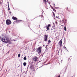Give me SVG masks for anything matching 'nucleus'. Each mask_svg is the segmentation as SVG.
<instances>
[{
  "label": "nucleus",
  "instance_id": "72a5a7b5",
  "mask_svg": "<svg viewBox=\"0 0 77 77\" xmlns=\"http://www.w3.org/2000/svg\"><path fill=\"white\" fill-rule=\"evenodd\" d=\"M62 60L61 61V62H62Z\"/></svg>",
  "mask_w": 77,
  "mask_h": 77
},
{
  "label": "nucleus",
  "instance_id": "6ab92c4d",
  "mask_svg": "<svg viewBox=\"0 0 77 77\" xmlns=\"http://www.w3.org/2000/svg\"><path fill=\"white\" fill-rule=\"evenodd\" d=\"M48 42L49 43H50L51 42V41H50V40H49L48 41Z\"/></svg>",
  "mask_w": 77,
  "mask_h": 77
},
{
  "label": "nucleus",
  "instance_id": "f03ea898",
  "mask_svg": "<svg viewBox=\"0 0 77 77\" xmlns=\"http://www.w3.org/2000/svg\"><path fill=\"white\" fill-rule=\"evenodd\" d=\"M12 23V22L9 19H7L6 20V24L8 26H9V25H10V24H11Z\"/></svg>",
  "mask_w": 77,
  "mask_h": 77
},
{
  "label": "nucleus",
  "instance_id": "f257e3e1",
  "mask_svg": "<svg viewBox=\"0 0 77 77\" xmlns=\"http://www.w3.org/2000/svg\"><path fill=\"white\" fill-rule=\"evenodd\" d=\"M0 38L1 40L2 41V42H3L8 43L9 42V38L8 37L6 36L5 38L0 37Z\"/></svg>",
  "mask_w": 77,
  "mask_h": 77
},
{
  "label": "nucleus",
  "instance_id": "1a4fd4ad",
  "mask_svg": "<svg viewBox=\"0 0 77 77\" xmlns=\"http://www.w3.org/2000/svg\"><path fill=\"white\" fill-rule=\"evenodd\" d=\"M59 45H60V47H61L62 44V39L60 40V42H59Z\"/></svg>",
  "mask_w": 77,
  "mask_h": 77
},
{
  "label": "nucleus",
  "instance_id": "ddd939ff",
  "mask_svg": "<svg viewBox=\"0 0 77 77\" xmlns=\"http://www.w3.org/2000/svg\"><path fill=\"white\" fill-rule=\"evenodd\" d=\"M26 65H27V63L26 62H24L23 63V65L24 66H26Z\"/></svg>",
  "mask_w": 77,
  "mask_h": 77
},
{
  "label": "nucleus",
  "instance_id": "6e6552de",
  "mask_svg": "<svg viewBox=\"0 0 77 77\" xmlns=\"http://www.w3.org/2000/svg\"><path fill=\"white\" fill-rule=\"evenodd\" d=\"M12 18L13 19V20H15V21H17V20H18V18H17L14 17V16H13L12 17Z\"/></svg>",
  "mask_w": 77,
  "mask_h": 77
},
{
  "label": "nucleus",
  "instance_id": "cd10ccee",
  "mask_svg": "<svg viewBox=\"0 0 77 77\" xmlns=\"http://www.w3.org/2000/svg\"><path fill=\"white\" fill-rule=\"evenodd\" d=\"M47 47V45H46V47Z\"/></svg>",
  "mask_w": 77,
  "mask_h": 77
},
{
  "label": "nucleus",
  "instance_id": "c756f323",
  "mask_svg": "<svg viewBox=\"0 0 77 77\" xmlns=\"http://www.w3.org/2000/svg\"><path fill=\"white\" fill-rule=\"evenodd\" d=\"M71 57H70V58H71Z\"/></svg>",
  "mask_w": 77,
  "mask_h": 77
},
{
  "label": "nucleus",
  "instance_id": "bb28decb",
  "mask_svg": "<svg viewBox=\"0 0 77 77\" xmlns=\"http://www.w3.org/2000/svg\"><path fill=\"white\" fill-rule=\"evenodd\" d=\"M54 6H55V4H54Z\"/></svg>",
  "mask_w": 77,
  "mask_h": 77
},
{
  "label": "nucleus",
  "instance_id": "b1692460",
  "mask_svg": "<svg viewBox=\"0 0 77 77\" xmlns=\"http://www.w3.org/2000/svg\"><path fill=\"white\" fill-rule=\"evenodd\" d=\"M52 9L53 10V9H54V8H53V7H52Z\"/></svg>",
  "mask_w": 77,
  "mask_h": 77
},
{
  "label": "nucleus",
  "instance_id": "9b49d317",
  "mask_svg": "<svg viewBox=\"0 0 77 77\" xmlns=\"http://www.w3.org/2000/svg\"><path fill=\"white\" fill-rule=\"evenodd\" d=\"M16 23H19V22H20V21H21V20H16Z\"/></svg>",
  "mask_w": 77,
  "mask_h": 77
},
{
  "label": "nucleus",
  "instance_id": "39448f33",
  "mask_svg": "<svg viewBox=\"0 0 77 77\" xmlns=\"http://www.w3.org/2000/svg\"><path fill=\"white\" fill-rule=\"evenodd\" d=\"M33 60L34 62H36L38 60V57H34L33 58Z\"/></svg>",
  "mask_w": 77,
  "mask_h": 77
},
{
  "label": "nucleus",
  "instance_id": "2eb2a0df",
  "mask_svg": "<svg viewBox=\"0 0 77 77\" xmlns=\"http://www.w3.org/2000/svg\"><path fill=\"white\" fill-rule=\"evenodd\" d=\"M44 1V2H45V5L47 4V1L46 0H43Z\"/></svg>",
  "mask_w": 77,
  "mask_h": 77
},
{
  "label": "nucleus",
  "instance_id": "423d86ee",
  "mask_svg": "<svg viewBox=\"0 0 77 77\" xmlns=\"http://www.w3.org/2000/svg\"><path fill=\"white\" fill-rule=\"evenodd\" d=\"M49 27H51V25L50 24H48V26L47 27V30L46 31H47V30H50V28H49Z\"/></svg>",
  "mask_w": 77,
  "mask_h": 77
},
{
  "label": "nucleus",
  "instance_id": "7ed1b4c3",
  "mask_svg": "<svg viewBox=\"0 0 77 77\" xmlns=\"http://www.w3.org/2000/svg\"><path fill=\"white\" fill-rule=\"evenodd\" d=\"M44 41H45V42H47V39H48V35H44Z\"/></svg>",
  "mask_w": 77,
  "mask_h": 77
},
{
  "label": "nucleus",
  "instance_id": "4be33fe9",
  "mask_svg": "<svg viewBox=\"0 0 77 77\" xmlns=\"http://www.w3.org/2000/svg\"><path fill=\"white\" fill-rule=\"evenodd\" d=\"M8 11H10V8H8Z\"/></svg>",
  "mask_w": 77,
  "mask_h": 77
},
{
  "label": "nucleus",
  "instance_id": "7c9ffc66",
  "mask_svg": "<svg viewBox=\"0 0 77 77\" xmlns=\"http://www.w3.org/2000/svg\"><path fill=\"white\" fill-rule=\"evenodd\" d=\"M44 46H45L44 45H43V47H44Z\"/></svg>",
  "mask_w": 77,
  "mask_h": 77
},
{
  "label": "nucleus",
  "instance_id": "dca6fc26",
  "mask_svg": "<svg viewBox=\"0 0 77 77\" xmlns=\"http://www.w3.org/2000/svg\"><path fill=\"white\" fill-rule=\"evenodd\" d=\"M52 13L53 14V15H54V17H55V14L54 13V12H53Z\"/></svg>",
  "mask_w": 77,
  "mask_h": 77
},
{
  "label": "nucleus",
  "instance_id": "a878e982",
  "mask_svg": "<svg viewBox=\"0 0 77 77\" xmlns=\"http://www.w3.org/2000/svg\"><path fill=\"white\" fill-rule=\"evenodd\" d=\"M58 18V17H57H57H56V18Z\"/></svg>",
  "mask_w": 77,
  "mask_h": 77
},
{
  "label": "nucleus",
  "instance_id": "2f4dec72",
  "mask_svg": "<svg viewBox=\"0 0 77 77\" xmlns=\"http://www.w3.org/2000/svg\"><path fill=\"white\" fill-rule=\"evenodd\" d=\"M65 48H66V47H65Z\"/></svg>",
  "mask_w": 77,
  "mask_h": 77
},
{
  "label": "nucleus",
  "instance_id": "aec40b11",
  "mask_svg": "<svg viewBox=\"0 0 77 77\" xmlns=\"http://www.w3.org/2000/svg\"><path fill=\"white\" fill-rule=\"evenodd\" d=\"M53 10L54 11V12H56V10H55V9H53Z\"/></svg>",
  "mask_w": 77,
  "mask_h": 77
},
{
  "label": "nucleus",
  "instance_id": "5701e85b",
  "mask_svg": "<svg viewBox=\"0 0 77 77\" xmlns=\"http://www.w3.org/2000/svg\"><path fill=\"white\" fill-rule=\"evenodd\" d=\"M39 48H40L41 50V48H42V47H39Z\"/></svg>",
  "mask_w": 77,
  "mask_h": 77
},
{
  "label": "nucleus",
  "instance_id": "0eeeda50",
  "mask_svg": "<svg viewBox=\"0 0 77 77\" xmlns=\"http://www.w3.org/2000/svg\"><path fill=\"white\" fill-rule=\"evenodd\" d=\"M37 51L38 53H40L41 52V48H38V49L37 50Z\"/></svg>",
  "mask_w": 77,
  "mask_h": 77
},
{
  "label": "nucleus",
  "instance_id": "c85d7f7f",
  "mask_svg": "<svg viewBox=\"0 0 77 77\" xmlns=\"http://www.w3.org/2000/svg\"><path fill=\"white\" fill-rule=\"evenodd\" d=\"M58 77H60V75H59Z\"/></svg>",
  "mask_w": 77,
  "mask_h": 77
},
{
  "label": "nucleus",
  "instance_id": "412c9836",
  "mask_svg": "<svg viewBox=\"0 0 77 77\" xmlns=\"http://www.w3.org/2000/svg\"><path fill=\"white\" fill-rule=\"evenodd\" d=\"M66 10H68L69 11H69H69V9H68V7H67V8H66Z\"/></svg>",
  "mask_w": 77,
  "mask_h": 77
},
{
  "label": "nucleus",
  "instance_id": "473e14b6",
  "mask_svg": "<svg viewBox=\"0 0 77 77\" xmlns=\"http://www.w3.org/2000/svg\"><path fill=\"white\" fill-rule=\"evenodd\" d=\"M9 51L8 52V53H9Z\"/></svg>",
  "mask_w": 77,
  "mask_h": 77
},
{
  "label": "nucleus",
  "instance_id": "393cba45",
  "mask_svg": "<svg viewBox=\"0 0 77 77\" xmlns=\"http://www.w3.org/2000/svg\"><path fill=\"white\" fill-rule=\"evenodd\" d=\"M8 8H9V6L8 5Z\"/></svg>",
  "mask_w": 77,
  "mask_h": 77
},
{
  "label": "nucleus",
  "instance_id": "f8f14e48",
  "mask_svg": "<svg viewBox=\"0 0 77 77\" xmlns=\"http://www.w3.org/2000/svg\"><path fill=\"white\" fill-rule=\"evenodd\" d=\"M60 53H62V50H60L58 52V54Z\"/></svg>",
  "mask_w": 77,
  "mask_h": 77
},
{
  "label": "nucleus",
  "instance_id": "9d476101",
  "mask_svg": "<svg viewBox=\"0 0 77 77\" xmlns=\"http://www.w3.org/2000/svg\"><path fill=\"white\" fill-rule=\"evenodd\" d=\"M30 69H34V66L33 65H31L30 66Z\"/></svg>",
  "mask_w": 77,
  "mask_h": 77
},
{
  "label": "nucleus",
  "instance_id": "4468645a",
  "mask_svg": "<svg viewBox=\"0 0 77 77\" xmlns=\"http://www.w3.org/2000/svg\"><path fill=\"white\" fill-rule=\"evenodd\" d=\"M64 30H65V31H66V26H64Z\"/></svg>",
  "mask_w": 77,
  "mask_h": 77
},
{
  "label": "nucleus",
  "instance_id": "20e7f679",
  "mask_svg": "<svg viewBox=\"0 0 77 77\" xmlns=\"http://www.w3.org/2000/svg\"><path fill=\"white\" fill-rule=\"evenodd\" d=\"M62 21L63 22L62 23V24H60V25H61V26H63V24H65V21H66V20H65V19H63L62 20Z\"/></svg>",
  "mask_w": 77,
  "mask_h": 77
},
{
  "label": "nucleus",
  "instance_id": "f3484780",
  "mask_svg": "<svg viewBox=\"0 0 77 77\" xmlns=\"http://www.w3.org/2000/svg\"><path fill=\"white\" fill-rule=\"evenodd\" d=\"M23 59H24V60H27V58H26V57H24L23 58Z\"/></svg>",
  "mask_w": 77,
  "mask_h": 77
},
{
  "label": "nucleus",
  "instance_id": "a211bd4d",
  "mask_svg": "<svg viewBox=\"0 0 77 77\" xmlns=\"http://www.w3.org/2000/svg\"><path fill=\"white\" fill-rule=\"evenodd\" d=\"M18 57H20V54H19L18 55Z\"/></svg>",
  "mask_w": 77,
  "mask_h": 77
}]
</instances>
